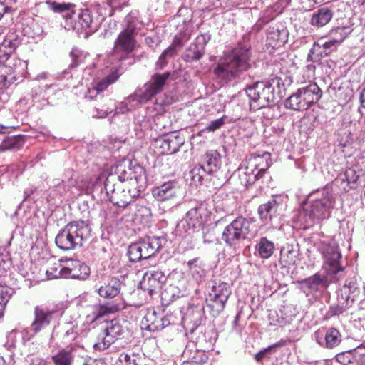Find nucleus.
Returning a JSON list of instances; mask_svg holds the SVG:
<instances>
[{
  "label": "nucleus",
  "instance_id": "nucleus-53",
  "mask_svg": "<svg viewBox=\"0 0 365 365\" xmlns=\"http://www.w3.org/2000/svg\"><path fill=\"white\" fill-rule=\"evenodd\" d=\"M344 177L345 179H343V180H346L348 184L350 185V187L354 188L359 178V175H356V171L352 168H349L346 170Z\"/></svg>",
  "mask_w": 365,
  "mask_h": 365
},
{
  "label": "nucleus",
  "instance_id": "nucleus-56",
  "mask_svg": "<svg viewBox=\"0 0 365 365\" xmlns=\"http://www.w3.org/2000/svg\"><path fill=\"white\" fill-rule=\"evenodd\" d=\"M225 124V120L223 118H217L215 120L210 122L206 127L205 130L210 132H214L217 129L220 128Z\"/></svg>",
  "mask_w": 365,
  "mask_h": 365
},
{
  "label": "nucleus",
  "instance_id": "nucleus-12",
  "mask_svg": "<svg viewBox=\"0 0 365 365\" xmlns=\"http://www.w3.org/2000/svg\"><path fill=\"white\" fill-rule=\"evenodd\" d=\"M135 35L121 31L115 39L113 51L108 55V62L115 64L125 60L136 46Z\"/></svg>",
  "mask_w": 365,
  "mask_h": 365
},
{
  "label": "nucleus",
  "instance_id": "nucleus-17",
  "mask_svg": "<svg viewBox=\"0 0 365 365\" xmlns=\"http://www.w3.org/2000/svg\"><path fill=\"white\" fill-rule=\"evenodd\" d=\"M336 294L346 300L347 299L352 304L356 301H360V304H364L363 301L365 298L364 288L361 287L356 277L346 279L344 285L338 289Z\"/></svg>",
  "mask_w": 365,
  "mask_h": 365
},
{
  "label": "nucleus",
  "instance_id": "nucleus-28",
  "mask_svg": "<svg viewBox=\"0 0 365 365\" xmlns=\"http://www.w3.org/2000/svg\"><path fill=\"white\" fill-rule=\"evenodd\" d=\"M247 164L250 165V168H253L257 173H259L262 178L267 170L271 166L270 154L264 153L261 155H252L247 160Z\"/></svg>",
  "mask_w": 365,
  "mask_h": 365
},
{
  "label": "nucleus",
  "instance_id": "nucleus-22",
  "mask_svg": "<svg viewBox=\"0 0 365 365\" xmlns=\"http://www.w3.org/2000/svg\"><path fill=\"white\" fill-rule=\"evenodd\" d=\"M211 212L206 203H200L191 208L186 214L185 220L190 227L193 228L202 227L210 217Z\"/></svg>",
  "mask_w": 365,
  "mask_h": 365
},
{
  "label": "nucleus",
  "instance_id": "nucleus-62",
  "mask_svg": "<svg viewBox=\"0 0 365 365\" xmlns=\"http://www.w3.org/2000/svg\"><path fill=\"white\" fill-rule=\"evenodd\" d=\"M153 111H155L156 114H161L165 112V104L163 103V100L157 99L155 105L152 107Z\"/></svg>",
  "mask_w": 365,
  "mask_h": 365
},
{
  "label": "nucleus",
  "instance_id": "nucleus-32",
  "mask_svg": "<svg viewBox=\"0 0 365 365\" xmlns=\"http://www.w3.org/2000/svg\"><path fill=\"white\" fill-rule=\"evenodd\" d=\"M63 333L61 336V343L66 346L71 344H76V348L78 345L79 329L77 322H69L64 324Z\"/></svg>",
  "mask_w": 365,
  "mask_h": 365
},
{
  "label": "nucleus",
  "instance_id": "nucleus-14",
  "mask_svg": "<svg viewBox=\"0 0 365 365\" xmlns=\"http://www.w3.org/2000/svg\"><path fill=\"white\" fill-rule=\"evenodd\" d=\"M221 165L220 153L215 150H207L201 158V164L192 170V180L201 182L202 175L200 172L213 175L220 169Z\"/></svg>",
  "mask_w": 365,
  "mask_h": 365
},
{
  "label": "nucleus",
  "instance_id": "nucleus-49",
  "mask_svg": "<svg viewBox=\"0 0 365 365\" xmlns=\"http://www.w3.org/2000/svg\"><path fill=\"white\" fill-rule=\"evenodd\" d=\"M313 56L316 58L327 56L329 54H327V51L324 48V46L320 43H314L313 47L309 50V52L307 55V62L313 61Z\"/></svg>",
  "mask_w": 365,
  "mask_h": 365
},
{
  "label": "nucleus",
  "instance_id": "nucleus-37",
  "mask_svg": "<svg viewBox=\"0 0 365 365\" xmlns=\"http://www.w3.org/2000/svg\"><path fill=\"white\" fill-rule=\"evenodd\" d=\"M298 89L302 91V94L309 107L319 101L322 96V90L316 83H309Z\"/></svg>",
  "mask_w": 365,
  "mask_h": 365
},
{
  "label": "nucleus",
  "instance_id": "nucleus-43",
  "mask_svg": "<svg viewBox=\"0 0 365 365\" xmlns=\"http://www.w3.org/2000/svg\"><path fill=\"white\" fill-rule=\"evenodd\" d=\"M342 337L340 331L336 328H329L325 332L324 348L333 349L341 342Z\"/></svg>",
  "mask_w": 365,
  "mask_h": 365
},
{
  "label": "nucleus",
  "instance_id": "nucleus-29",
  "mask_svg": "<svg viewBox=\"0 0 365 365\" xmlns=\"http://www.w3.org/2000/svg\"><path fill=\"white\" fill-rule=\"evenodd\" d=\"M160 148L163 152H168L170 154L177 153L180 147L185 143L182 136L173 133L158 140Z\"/></svg>",
  "mask_w": 365,
  "mask_h": 365
},
{
  "label": "nucleus",
  "instance_id": "nucleus-36",
  "mask_svg": "<svg viewBox=\"0 0 365 365\" xmlns=\"http://www.w3.org/2000/svg\"><path fill=\"white\" fill-rule=\"evenodd\" d=\"M77 185V180L75 178L73 170L68 169L64 173V178L61 182L55 183V191L60 195H64L70 192L73 187Z\"/></svg>",
  "mask_w": 365,
  "mask_h": 365
},
{
  "label": "nucleus",
  "instance_id": "nucleus-20",
  "mask_svg": "<svg viewBox=\"0 0 365 365\" xmlns=\"http://www.w3.org/2000/svg\"><path fill=\"white\" fill-rule=\"evenodd\" d=\"M166 279L165 274L162 271L151 269L144 274L141 284L145 289L148 290L149 294L152 296L161 289Z\"/></svg>",
  "mask_w": 365,
  "mask_h": 365
},
{
  "label": "nucleus",
  "instance_id": "nucleus-38",
  "mask_svg": "<svg viewBox=\"0 0 365 365\" xmlns=\"http://www.w3.org/2000/svg\"><path fill=\"white\" fill-rule=\"evenodd\" d=\"M274 250V243L267 237H262L257 242L255 255L261 259H267L272 257Z\"/></svg>",
  "mask_w": 365,
  "mask_h": 365
},
{
  "label": "nucleus",
  "instance_id": "nucleus-57",
  "mask_svg": "<svg viewBox=\"0 0 365 365\" xmlns=\"http://www.w3.org/2000/svg\"><path fill=\"white\" fill-rule=\"evenodd\" d=\"M38 332H34L32 330V325L31 324L29 327L26 328L21 331V338L24 343L28 342L31 340L34 336Z\"/></svg>",
  "mask_w": 365,
  "mask_h": 365
},
{
  "label": "nucleus",
  "instance_id": "nucleus-48",
  "mask_svg": "<svg viewBox=\"0 0 365 365\" xmlns=\"http://www.w3.org/2000/svg\"><path fill=\"white\" fill-rule=\"evenodd\" d=\"M350 33V30L347 27H336L330 31V36L333 41H337L339 45Z\"/></svg>",
  "mask_w": 365,
  "mask_h": 365
},
{
  "label": "nucleus",
  "instance_id": "nucleus-6",
  "mask_svg": "<svg viewBox=\"0 0 365 365\" xmlns=\"http://www.w3.org/2000/svg\"><path fill=\"white\" fill-rule=\"evenodd\" d=\"M250 48L248 46L238 44L216 66L215 73L226 81L239 77L251 67Z\"/></svg>",
  "mask_w": 365,
  "mask_h": 365
},
{
  "label": "nucleus",
  "instance_id": "nucleus-21",
  "mask_svg": "<svg viewBox=\"0 0 365 365\" xmlns=\"http://www.w3.org/2000/svg\"><path fill=\"white\" fill-rule=\"evenodd\" d=\"M143 325L145 329L149 331H160L170 324L169 317L165 315L163 312H157L155 310L148 312L144 317Z\"/></svg>",
  "mask_w": 365,
  "mask_h": 365
},
{
  "label": "nucleus",
  "instance_id": "nucleus-63",
  "mask_svg": "<svg viewBox=\"0 0 365 365\" xmlns=\"http://www.w3.org/2000/svg\"><path fill=\"white\" fill-rule=\"evenodd\" d=\"M314 338L316 341L322 346L324 348L325 334H323L319 331H315L314 334Z\"/></svg>",
  "mask_w": 365,
  "mask_h": 365
},
{
  "label": "nucleus",
  "instance_id": "nucleus-34",
  "mask_svg": "<svg viewBox=\"0 0 365 365\" xmlns=\"http://www.w3.org/2000/svg\"><path fill=\"white\" fill-rule=\"evenodd\" d=\"M76 349V344H71L61 349L57 354L51 356L54 365H72L74 360L73 352Z\"/></svg>",
  "mask_w": 365,
  "mask_h": 365
},
{
  "label": "nucleus",
  "instance_id": "nucleus-5",
  "mask_svg": "<svg viewBox=\"0 0 365 365\" xmlns=\"http://www.w3.org/2000/svg\"><path fill=\"white\" fill-rule=\"evenodd\" d=\"M170 76V73L168 71L153 75L150 79L146 82L143 87L137 88L133 94L125 98V100L116 107L115 114L125 113L131 111L140 105L148 103L153 97L163 91Z\"/></svg>",
  "mask_w": 365,
  "mask_h": 365
},
{
  "label": "nucleus",
  "instance_id": "nucleus-58",
  "mask_svg": "<svg viewBox=\"0 0 365 365\" xmlns=\"http://www.w3.org/2000/svg\"><path fill=\"white\" fill-rule=\"evenodd\" d=\"M313 61H307L306 65V71L308 77H312L314 76L315 73V69H316V65L315 63L319 61L320 60L319 58H316L314 56H313Z\"/></svg>",
  "mask_w": 365,
  "mask_h": 365
},
{
  "label": "nucleus",
  "instance_id": "nucleus-60",
  "mask_svg": "<svg viewBox=\"0 0 365 365\" xmlns=\"http://www.w3.org/2000/svg\"><path fill=\"white\" fill-rule=\"evenodd\" d=\"M200 355L202 356H200L199 361L194 356L192 359L185 361L181 365H202V364L205 363V359H204L205 355L202 353Z\"/></svg>",
  "mask_w": 365,
  "mask_h": 365
},
{
  "label": "nucleus",
  "instance_id": "nucleus-3",
  "mask_svg": "<svg viewBox=\"0 0 365 365\" xmlns=\"http://www.w3.org/2000/svg\"><path fill=\"white\" fill-rule=\"evenodd\" d=\"M49 9L55 13L61 14L63 18V22L61 24L66 30H73L77 33L83 31L86 37L96 32L101 24L103 18H94L89 9L80 10L76 12L73 10L75 5L70 3H58L46 1Z\"/></svg>",
  "mask_w": 365,
  "mask_h": 365
},
{
  "label": "nucleus",
  "instance_id": "nucleus-13",
  "mask_svg": "<svg viewBox=\"0 0 365 365\" xmlns=\"http://www.w3.org/2000/svg\"><path fill=\"white\" fill-rule=\"evenodd\" d=\"M231 292V287L227 283L213 281L206 299L207 305L217 314L222 312Z\"/></svg>",
  "mask_w": 365,
  "mask_h": 365
},
{
  "label": "nucleus",
  "instance_id": "nucleus-54",
  "mask_svg": "<svg viewBox=\"0 0 365 365\" xmlns=\"http://www.w3.org/2000/svg\"><path fill=\"white\" fill-rule=\"evenodd\" d=\"M337 141L342 147H346L351 142V132L347 130H341L338 133Z\"/></svg>",
  "mask_w": 365,
  "mask_h": 365
},
{
  "label": "nucleus",
  "instance_id": "nucleus-18",
  "mask_svg": "<svg viewBox=\"0 0 365 365\" xmlns=\"http://www.w3.org/2000/svg\"><path fill=\"white\" fill-rule=\"evenodd\" d=\"M191 33L188 30H185L178 33L173 38L170 46L167 48L160 54L158 61V66L162 69L167 66L168 59L173 58L176 56L178 51L183 47V46L190 40Z\"/></svg>",
  "mask_w": 365,
  "mask_h": 365
},
{
  "label": "nucleus",
  "instance_id": "nucleus-44",
  "mask_svg": "<svg viewBox=\"0 0 365 365\" xmlns=\"http://www.w3.org/2000/svg\"><path fill=\"white\" fill-rule=\"evenodd\" d=\"M127 255L130 261L132 262H137L142 259H147L144 255L143 248L140 240L135 243H132L128 247Z\"/></svg>",
  "mask_w": 365,
  "mask_h": 365
},
{
  "label": "nucleus",
  "instance_id": "nucleus-26",
  "mask_svg": "<svg viewBox=\"0 0 365 365\" xmlns=\"http://www.w3.org/2000/svg\"><path fill=\"white\" fill-rule=\"evenodd\" d=\"M280 196L274 195L266 203L262 204L258 207L257 214L262 222L267 224L271 222L272 218L275 217L280 204Z\"/></svg>",
  "mask_w": 365,
  "mask_h": 365
},
{
  "label": "nucleus",
  "instance_id": "nucleus-16",
  "mask_svg": "<svg viewBox=\"0 0 365 365\" xmlns=\"http://www.w3.org/2000/svg\"><path fill=\"white\" fill-rule=\"evenodd\" d=\"M211 39L209 33L198 35L193 43L187 47L182 54V59L186 63H194L200 61L205 53V46Z\"/></svg>",
  "mask_w": 365,
  "mask_h": 365
},
{
  "label": "nucleus",
  "instance_id": "nucleus-41",
  "mask_svg": "<svg viewBox=\"0 0 365 365\" xmlns=\"http://www.w3.org/2000/svg\"><path fill=\"white\" fill-rule=\"evenodd\" d=\"M284 105L287 109L297 111L304 110L309 108L302 94V91L299 89L287 98Z\"/></svg>",
  "mask_w": 365,
  "mask_h": 365
},
{
  "label": "nucleus",
  "instance_id": "nucleus-10",
  "mask_svg": "<svg viewBox=\"0 0 365 365\" xmlns=\"http://www.w3.org/2000/svg\"><path fill=\"white\" fill-rule=\"evenodd\" d=\"M324 259V268L331 280L336 282L344 277L342 255L335 242H323L319 248Z\"/></svg>",
  "mask_w": 365,
  "mask_h": 365
},
{
  "label": "nucleus",
  "instance_id": "nucleus-59",
  "mask_svg": "<svg viewBox=\"0 0 365 365\" xmlns=\"http://www.w3.org/2000/svg\"><path fill=\"white\" fill-rule=\"evenodd\" d=\"M322 45L324 46L325 51H327V54L329 55H330L332 52L336 51L339 46L337 41H333L332 39L329 41L322 43Z\"/></svg>",
  "mask_w": 365,
  "mask_h": 365
},
{
  "label": "nucleus",
  "instance_id": "nucleus-23",
  "mask_svg": "<svg viewBox=\"0 0 365 365\" xmlns=\"http://www.w3.org/2000/svg\"><path fill=\"white\" fill-rule=\"evenodd\" d=\"M179 190L178 182L173 180L154 187L152 195L156 200L163 202L175 197Z\"/></svg>",
  "mask_w": 365,
  "mask_h": 365
},
{
  "label": "nucleus",
  "instance_id": "nucleus-25",
  "mask_svg": "<svg viewBox=\"0 0 365 365\" xmlns=\"http://www.w3.org/2000/svg\"><path fill=\"white\" fill-rule=\"evenodd\" d=\"M125 287V282L124 279L112 277L106 284L98 289V293L101 297L112 299L119 295L121 290Z\"/></svg>",
  "mask_w": 365,
  "mask_h": 365
},
{
  "label": "nucleus",
  "instance_id": "nucleus-33",
  "mask_svg": "<svg viewBox=\"0 0 365 365\" xmlns=\"http://www.w3.org/2000/svg\"><path fill=\"white\" fill-rule=\"evenodd\" d=\"M163 241H164L163 238L155 236L146 237L140 240L147 259L154 256L161 250Z\"/></svg>",
  "mask_w": 365,
  "mask_h": 365
},
{
  "label": "nucleus",
  "instance_id": "nucleus-55",
  "mask_svg": "<svg viewBox=\"0 0 365 365\" xmlns=\"http://www.w3.org/2000/svg\"><path fill=\"white\" fill-rule=\"evenodd\" d=\"M203 240L205 243H211L215 240V230L213 227L202 226Z\"/></svg>",
  "mask_w": 365,
  "mask_h": 365
},
{
  "label": "nucleus",
  "instance_id": "nucleus-1",
  "mask_svg": "<svg viewBox=\"0 0 365 365\" xmlns=\"http://www.w3.org/2000/svg\"><path fill=\"white\" fill-rule=\"evenodd\" d=\"M147 185L145 170L141 165L130 160H123L111 167L108 174L91 180L86 189V194L94 200H108L113 205L125 207Z\"/></svg>",
  "mask_w": 365,
  "mask_h": 365
},
{
  "label": "nucleus",
  "instance_id": "nucleus-7",
  "mask_svg": "<svg viewBox=\"0 0 365 365\" xmlns=\"http://www.w3.org/2000/svg\"><path fill=\"white\" fill-rule=\"evenodd\" d=\"M19 41L17 35L11 32L6 35L0 44V91L8 88L15 81L17 63L19 60L12 58L11 55L17 48Z\"/></svg>",
  "mask_w": 365,
  "mask_h": 365
},
{
  "label": "nucleus",
  "instance_id": "nucleus-4",
  "mask_svg": "<svg viewBox=\"0 0 365 365\" xmlns=\"http://www.w3.org/2000/svg\"><path fill=\"white\" fill-rule=\"evenodd\" d=\"M334 200L328 188L309 195L298 213V221L309 227L329 217Z\"/></svg>",
  "mask_w": 365,
  "mask_h": 365
},
{
  "label": "nucleus",
  "instance_id": "nucleus-46",
  "mask_svg": "<svg viewBox=\"0 0 365 365\" xmlns=\"http://www.w3.org/2000/svg\"><path fill=\"white\" fill-rule=\"evenodd\" d=\"M336 303L329 307V313L331 316H339L343 314L347 309L353 304L346 300L344 298L337 294Z\"/></svg>",
  "mask_w": 365,
  "mask_h": 365
},
{
  "label": "nucleus",
  "instance_id": "nucleus-61",
  "mask_svg": "<svg viewBox=\"0 0 365 365\" xmlns=\"http://www.w3.org/2000/svg\"><path fill=\"white\" fill-rule=\"evenodd\" d=\"M278 345L277 344H274L273 346H270L263 350H261L260 351H259L258 353H257L255 356V359L259 362L261 361L267 355V354L273 348V347H277Z\"/></svg>",
  "mask_w": 365,
  "mask_h": 365
},
{
  "label": "nucleus",
  "instance_id": "nucleus-31",
  "mask_svg": "<svg viewBox=\"0 0 365 365\" xmlns=\"http://www.w3.org/2000/svg\"><path fill=\"white\" fill-rule=\"evenodd\" d=\"M334 11L331 9L322 6L314 11L310 19V24L317 28H321L329 24L332 19Z\"/></svg>",
  "mask_w": 365,
  "mask_h": 365
},
{
  "label": "nucleus",
  "instance_id": "nucleus-52",
  "mask_svg": "<svg viewBox=\"0 0 365 365\" xmlns=\"http://www.w3.org/2000/svg\"><path fill=\"white\" fill-rule=\"evenodd\" d=\"M70 56L72 58V63L70 66L72 68L76 67L78 65H79L84 58L83 52L76 48H73L71 50Z\"/></svg>",
  "mask_w": 365,
  "mask_h": 365
},
{
  "label": "nucleus",
  "instance_id": "nucleus-47",
  "mask_svg": "<svg viewBox=\"0 0 365 365\" xmlns=\"http://www.w3.org/2000/svg\"><path fill=\"white\" fill-rule=\"evenodd\" d=\"M120 309L118 304H98L93 307V314L95 319H98L106 314L115 313Z\"/></svg>",
  "mask_w": 365,
  "mask_h": 365
},
{
  "label": "nucleus",
  "instance_id": "nucleus-8",
  "mask_svg": "<svg viewBox=\"0 0 365 365\" xmlns=\"http://www.w3.org/2000/svg\"><path fill=\"white\" fill-rule=\"evenodd\" d=\"M91 228L83 220L72 221L61 229L56 236V246L63 251L74 250L83 245L91 236Z\"/></svg>",
  "mask_w": 365,
  "mask_h": 365
},
{
  "label": "nucleus",
  "instance_id": "nucleus-9",
  "mask_svg": "<svg viewBox=\"0 0 365 365\" xmlns=\"http://www.w3.org/2000/svg\"><path fill=\"white\" fill-rule=\"evenodd\" d=\"M257 234L254 221L251 218L237 217L223 230L222 240L228 247L236 248L245 240H250Z\"/></svg>",
  "mask_w": 365,
  "mask_h": 365
},
{
  "label": "nucleus",
  "instance_id": "nucleus-27",
  "mask_svg": "<svg viewBox=\"0 0 365 365\" xmlns=\"http://www.w3.org/2000/svg\"><path fill=\"white\" fill-rule=\"evenodd\" d=\"M299 283L302 291L307 294H314L321 288H327L328 286L327 277L319 273L302 280Z\"/></svg>",
  "mask_w": 365,
  "mask_h": 365
},
{
  "label": "nucleus",
  "instance_id": "nucleus-19",
  "mask_svg": "<svg viewBox=\"0 0 365 365\" xmlns=\"http://www.w3.org/2000/svg\"><path fill=\"white\" fill-rule=\"evenodd\" d=\"M34 319L31 324L34 332L41 331L59 316L56 309L38 305L34 307Z\"/></svg>",
  "mask_w": 365,
  "mask_h": 365
},
{
  "label": "nucleus",
  "instance_id": "nucleus-45",
  "mask_svg": "<svg viewBox=\"0 0 365 365\" xmlns=\"http://www.w3.org/2000/svg\"><path fill=\"white\" fill-rule=\"evenodd\" d=\"M296 252L288 247H283L280 252L279 263L283 267H289L294 265L297 260Z\"/></svg>",
  "mask_w": 365,
  "mask_h": 365
},
{
  "label": "nucleus",
  "instance_id": "nucleus-35",
  "mask_svg": "<svg viewBox=\"0 0 365 365\" xmlns=\"http://www.w3.org/2000/svg\"><path fill=\"white\" fill-rule=\"evenodd\" d=\"M364 354H365V346L361 344L355 349L337 354L334 358L341 365H349L354 364L358 360V356Z\"/></svg>",
  "mask_w": 365,
  "mask_h": 365
},
{
  "label": "nucleus",
  "instance_id": "nucleus-39",
  "mask_svg": "<svg viewBox=\"0 0 365 365\" xmlns=\"http://www.w3.org/2000/svg\"><path fill=\"white\" fill-rule=\"evenodd\" d=\"M122 26L123 27L122 31L136 36L142 26V22L138 17V12L134 11L127 14L123 19Z\"/></svg>",
  "mask_w": 365,
  "mask_h": 365
},
{
  "label": "nucleus",
  "instance_id": "nucleus-15",
  "mask_svg": "<svg viewBox=\"0 0 365 365\" xmlns=\"http://www.w3.org/2000/svg\"><path fill=\"white\" fill-rule=\"evenodd\" d=\"M124 333L122 326L116 321L108 322L101 334L98 335L99 341L94 344L95 350L103 351L108 349Z\"/></svg>",
  "mask_w": 365,
  "mask_h": 365
},
{
  "label": "nucleus",
  "instance_id": "nucleus-24",
  "mask_svg": "<svg viewBox=\"0 0 365 365\" xmlns=\"http://www.w3.org/2000/svg\"><path fill=\"white\" fill-rule=\"evenodd\" d=\"M205 318L202 306H190L182 318L184 323L189 327L191 334L194 333L202 324Z\"/></svg>",
  "mask_w": 365,
  "mask_h": 365
},
{
  "label": "nucleus",
  "instance_id": "nucleus-40",
  "mask_svg": "<svg viewBox=\"0 0 365 365\" xmlns=\"http://www.w3.org/2000/svg\"><path fill=\"white\" fill-rule=\"evenodd\" d=\"M237 173L241 185L245 187L251 185L261 179L259 173H257L253 168H250L248 164L245 168L240 167Z\"/></svg>",
  "mask_w": 365,
  "mask_h": 365
},
{
  "label": "nucleus",
  "instance_id": "nucleus-50",
  "mask_svg": "<svg viewBox=\"0 0 365 365\" xmlns=\"http://www.w3.org/2000/svg\"><path fill=\"white\" fill-rule=\"evenodd\" d=\"M140 359L141 357L138 353H122L119 356V361L120 363L124 361L127 365H139Z\"/></svg>",
  "mask_w": 365,
  "mask_h": 365
},
{
  "label": "nucleus",
  "instance_id": "nucleus-42",
  "mask_svg": "<svg viewBox=\"0 0 365 365\" xmlns=\"http://www.w3.org/2000/svg\"><path fill=\"white\" fill-rule=\"evenodd\" d=\"M25 143L24 136L18 135L5 138L0 144V150H14L20 149Z\"/></svg>",
  "mask_w": 365,
  "mask_h": 365
},
{
  "label": "nucleus",
  "instance_id": "nucleus-11",
  "mask_svg": "<svg viewBox=\"0 0 365 365\" xmlns=\"http://www.w3.org/2000/svg\"><path fill=\"white\" fill-rule=\"evenodd\" d=\"M51 278H71L80 280L86 279L90 274V268L83 262L72 259H66V266L51 267L46 271Z\"/></svg>",
  "mask_w": 365,
  "mask_h": 365
},
{
  "label": "nucleus",
  "instance_id": "nucleus-30",
  "mask_svg": "<svg viewBox=\"0 0 365 365\" xmlns=\"http://www.w3.org/2000/svg\"><path fill=\"white\" fill-rule=\"evenodd\" d=\"M114 69L115 70L113 71L109 75L96 83V85L93 86L91 88H89L87 94L86 95V97L90 99H93L97 96L100 92H102L106 89L109 85L115 83L119 78L120 74L118 73L117 66H115Z\"/></svg>",
  "mask_w": 365,
  "mask_h": 365
},
{
  "label": "nucleus",
  "instance_id": "nucleus-51",
  "mask_svg": "<svg viewBox=\"0 0 365 365\" xmlns=\"http://www.w3.org/2000/svg\"><path fill=\"white\" fill-rule=\"evenodd\" d=\"M11 294L8 287L0 285V317L3 315L5 306L10 299Z\"/></svg>",
  "mask_w": 365,
  "mask_h": 365
},
{
  "label": "nucleus",
  "instance_id": "nucleus-64",
  "mask_svg": "<svg viewBox=\"0 0 365 365\" xmlns=\"http://www.w3.org/2000/svg\"><path fill=\"white\" fill-rule=\"evenodd\" d=\"M135 188H137V185H130V183L129 182H126L125 183L121 184V185L120 186L119 188H118L116 187H115V190H116V192H120V191H123L124 190L125 192H128L129 190L133 191Z\"/></svg>",
  "mask_w": 365,
  "mask_h": 365
},
{
  "label": "nucleus",
  "instance_id": "nucleus-2",
  "mask_svg": "<svg viewBox=\"0 0 365 365\" xmlns=\"http://www.w3.org/2000/svg\"><path fill=\"white\" fill-rule=\"evenodd\" d=\"M292 81L285 77L274 76L266 81H256L247 86L245 88L246 95L250 99L251 109L259 110L270 106L285 95L287 86Z\"/></svg>",
  "mask_w": 365,
  "mask_h": 365
}]
</instances>
